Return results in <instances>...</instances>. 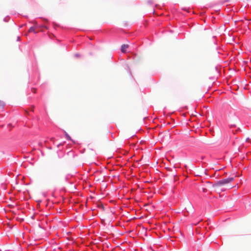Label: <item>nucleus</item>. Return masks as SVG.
I'll return each instance as SVG.
<instances>
[{"label":"nucleus","mask_w":251,"mask_h":251,"mask_svg":"<svg viewBox=\"0 0 251 251\" xmlns=\"http://www.w3.org/2000/svg\"><path fill=\"white\" fill-rule=\"evenodd\" d=\"M234 180V177H229L226 178H224L220 180L215 181L214 184L213 185V187L221 186L228 183Z\"/></svg>","instance_id":"f257e3e1"},{"label":"nucleus","mask_w":251,"mask_h":251,"mask_svg":"<svg viewBox=\"0 0 251 251\" xmlns=\"http://www.w3.org/2000/svg\"><path fill=\"white\" fill-rule=\"evenodd\" d=\"M234 180V177H229L226 178H224L220 180L215 181L214 184L213 185V187L221 186L228 183Z\"/></svg>","instance_id":"f03ea898"},{"label":"nucleus","mask_w":251,"mask_h":251,"mask_svg":"<svg viewBox=\"0 0 251 251\" xmlns=\"http://www.w3.org/2000/svg\"><path fill=\"white\" fill-rule=\"evenodd\" d=\"M34 24L35 25V26H31L29 28V29H28V32H33L34 33H36V32L35 31V28L36 27H40L41 28H45L46 29H48V26L47 25H43L41 26H39L37 24V22H35L34 23Z\"/></svg>","instance_id":"7ed1b4c3"},{"label":"nucleus","mask_w":251,"mask_h":251,"mask_svg":"<svg viewBox=\"0 0 251 251\" xmlns=\"http://www.w3.org/2000/svg\"><path fill=\"white\" fill-rule=\"evenodd\" d=\"M66 138L68 140H72L69 135L65 132Z\"/></svg>","instance_id":"39448f33"},{"label":"nucleus","mask_w":251,"mask_h":251,"mask_svg":"<svg viewBox=\"0 0 251 251\" xmlns=\"http://www.w3.org/2000/svg\"><path fill=\"white\" fill-rule=\"evenodd\" d=\"M5 105V103L2 101L0 100V108H3Z\"/></svg>","instance_id":"423d86ee"},{"label":"nucleus","mask_w":251,"mask_h":251,"mask_svg":"<svg viewBox=\"0 0 251 251\" xmlns=\"http://www.w3.org/2000/svg\"><path fill=\"white\" fill-rule=\"evenodd\" d=\"M148 3H150V4H152V2L151 0H149L148 1Z\"/></svg>","instance_id":"9d476101"},{"label":"nucleus","mask_w":251,"mask_h":251,"mask_svg":"<svg viewBox=\"0 0 251 251\" xmlns=\"http://www.w3.org/2000/svg\"><path fill=\"white\" fill-rule=\"evenodd\" d=\"M79 56H80V54H78V53H75V57H79Z\"/></svg>","instance_id":"6e6552de"},{"label":"nucleus","mask_w":251,"mask_h":251,"mask_svg":"<svg viewBox=\"0 0 251 251\" xmlns=\"http://www.w3.org/2000/svg\"><path fill=\"white\" fill-rule=\"evenodd\" d=\"M20 40V36H18L17 37V41H19Z\"/></svg>","instance_id":"1a4fd4ad"},{"label":"nucleus","mask_w":251,"mask_h":251,"mask_svg":"<svg viewBox=\"0 0 251 251\" xmlns=\"http://www.w3.org/2000/svg\"><path fill=\"white\" fill-rule=\"evenodd\" d=\"M10 17L9 16H7L5 18H4V21L5 22H8V20L9 19Z\"/></svg>","instance_id":"0eeeda50"},{"label":"nucleus","mask_w":251,"mask_h":251,"mask_svg":"<svg viewBox=\"0 0 251 251\" xmlns=\"http://www.w3.org/2000/svg\"><path fill=\"white\" fill-rule=\"evenodd\" d=\"M128 47V45L124 44L122 45L121 48V50L122 52L125 53L126 52V49Z\"/></svg>","instance_id":"20e7f679"}]
</instances>
